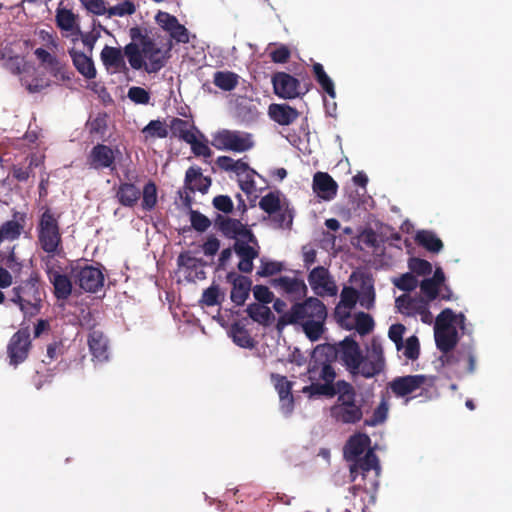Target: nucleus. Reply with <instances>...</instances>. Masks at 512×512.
Returning <instances> with one entry per match:
<instances>
[{
    "mask_svg": "<svg viewBox=\"0 0 512 512\" xmlns=\"http://www.w3.org/2000/svg\"><path fill=\"white\" fill-rule=\"evenodd\" d=\"M328 310L323 301L317 297H307L294 303L291 308L278 318L277 329L288 325H299L311 341L319 340L325 332Z\"/></svg>",
    "mask_w": 512,
    "mask_h": 512,
    "instance_id": "1",
    "label": "nucleus"
},
{
    "mask_svg": "<svg viewBox=\"0 0 512 512\" xmlns=\"http://www.w3.org/2000/svg\"><path fill=\"white\" fill-rule=\"evenodd\" d=\"M335 354L331 345H319L315 348L307 367L309 386L302 389L304 394L334 397L337 388L336 372L332 366Z\"/></svg>",
    "mask_w": 512,
    "mask_h": 512,
    "instance_id": "2",
    "label": "nucleus"
},
{
    "mask_svg": "<svg viewBox=\"0 0 512 512\" xmlns=\"http://www.w3.org/2000/svg\"><path fill=\"white\" fill-rule=\"evenodd\" d=\"M132 41L125 46L124 53L132 68L156 73L165 66V56L154 39L142 34L138 28L131 29Z\"/></svg>",
    "mask_w": 512,
    "mask_h": 512,
    "instance_id": "3",
    "label": "nucleus"
},
{
    "mask_svg": "<svg viewBox=\"0 0 512 512\" xmlns=\"http://www.w3.org/2000/svg\"><path fill=\"white\" fill-rule=\"evenodd\" d=\"M334 396L336 401L330 407V417L341 425H354L363 419V404L358 400L357 391L350 382L337 380Z\"/></svg>",
    "mask_w": 512,
    "mask_h": 512,
    "instance_id": "4",
    "label": "nucleus"
},
{
    "mask_svg": "<svg viewBox=\"0 0 512 512\" xmlns=\"http://www.w3.org/2000/svg\"><path fill=\"white\" fill-rule=\"evenodd\" d=\"M45 296L40 277L34 272L12 288L8 300L19 307L25 318H33L40 313Z\"/></svg>",
    "mask_w": 512,
    "mask_h": 512,
    "instance_id": "5",
    "label": "nucleus"
},
{
    "mask_svg": "<svg viewBox=\"0 0 512 512\" xmlns=\"http://www.w3.org/2000/svg\"><path fill=\"white\" fill-rule=\"evenodd\" d=\"M36 231L39 247L47 254L43 259H55V256L64 254L59 217L50 208H46L41 214Z\"/></svg>",
    "mask_w": 512,
    "mask_h": 512,
    "instance_id": "6",
    "label": "nucleus"
},
{
    "mask_svg": "<svg viewBox=\"0 0 512 512\" xmlns=\"http://www.w3.org/2000/svg\"><path fill=\"white\" fill-rule=\"evenodd\" d=\"M379 459L373 450H368L363 457L353 461L350 466V477L356 481L358 476H362V482L355 486V489H361L365 493H373L379 487L380 475Z\"/></svg>",
    "mask_w": 512,
    "mask_h": 512,
    "instance_id": "7",
    "label": "nucleus"
},
{
    "mask_svg": "<svg viewBox=\"0 0 512 512\" xmlns=\"http://www.w3.org/2000/svg\"><path fill=\"white\" fill-rule=\"evenodd\" d=\"M454 311L444 308L436 317L434 326V339L437 349L447 353L454 349L459 341L457 327L453 325Z\"/></svg>",
    "mask_w": 512,
    "mask_h": 512,
    "instance_id": "8",
    "label": "nucleus"
},
{
    "mask_svg": "<svg viewBox=\"0 0 512 512\" xmlns=\"http://www.w3.org/2000/svg\"><path fill=\"white\" fill-rule=\"evenodd\" d=\"M44 271L49 283L53 287V294L57 300H67L72 294V280L64 272L60 261L56 259H42Z\"/></svg>",
    "mask_w": 512,
    "mask_h": 512,
    "instance_id": "9",
    "label": "nucleus"
},
{
    "mask_svg": "<svg viewBox=\"0 0 512 512\" xmlns=\"http://www.w3.org/2000/svg\"><path fill=\"white\" fill-rule=\"evenodd\" d=\"M32 349L31 333L28 327L20 328L9 339L6 346L8 362L17 367L25 362Z\"/></svg>",
    "mask_w": 512,
    "mask_h": 512,
    "instance_id": "10",
    "label": "nucleus"
},
{
    "mask_svg": "<svg viewBox=\"0 0 512 512\" xmlns=\"http://www.w3.org/2000/svg\"><path fill=\"white\" fill-rule=\"evenodd\" d=\"M385 368V359L381 341L373 337L367 351V355L362 356L361 363L351 373L361 374L365 378H371L380 374Z\"/></svg>",
    "mask_w": 512,
    "mask_h": 512,
    "instance_id": "11",
    "label": "nucleus"
},
{
    "mask_svg": "<svg viewBox=\"0 0 512 512\" xmlns=\"http://www.w3.org/2000/svg\"><path fill=\"white\" fill-rule=\"evenodd\" d=\"M439 361L443 367L452 370L458 375L475 371L476 357L471 346L460 348L459 350L454 348L450 352L442 353Z\"/></svg>",
    "mask_w": 512,
    "mask_h": 512,
    "instance_id": "12",
    "label": "nucleus"
},
{
    "mask_svg": "<svg viewBox=\"0 0 512 512\" xmlns=\"http://www.w3.org/2000/svg\"><path fill=\"white\" fill-rule=\"evenodd\" d=\"M70 273L75 283L85 292L96 293L103 286L104 275L93 265L72 266Z\"/></svg>",
    "mask_w": 512,
    "mask_h": 512,
    "instance_id": "13",
    "label": "nucleus"
},
{
    "mask_svg": "<svg viewBox=\"0 0 512 512\" xmlns=\"http://www.w3.org/2000/svg\"><path fill=\"white\" fill-rule=\"evenodd\" d=\"M214 222L217 229L227 238H232L235 241L238 239L251 241L257 245L256 235L240 220L218 214Z\"/></svg>",
    "mask_w": 512,
    "mask_h": 512,
    "instance_id": "14",
    "label": "nucleus"
},
{
    "mask_svg": "<svg viewBox=\"0 0 512 512\" xmlns=\"http://www.w3.org/2000/svg\"><path fill=\"white\" fill-rule=\"evenodd\" d=\"M213 145L218 150L241 153L250 150L253 142L249 135L243 136L238 131L225 129L215 135Z\"/></svg>",
    "mask_w": 512,
    "mask_h": 512,
    "instance_id": "15",
    "label": "nucleus"
},
{
    "mask_svg": "<svg viewBox=\"0 0 512 512\" xmlns=\"http://www.w3.org/2000/svg\"><path fill=\"white\" fill-rule=\"evenodd\" d=\"M271 286L278 289L288 300L296 303L306 297L308 289L304 280L297 277L282 275L271 280Z\"/></svg>",
    "mask_w": 512,
    "mask_h": 512,
    "instance_id": "16",
    "label": "nucleus"
},
{
    "mask_svg": "<svg viewBox=\"0 0 512 512\" xmlns=\"http://www.w3.org/2000/svg\"><path fill=\"white\" fill-rule=\"evenodd\" d=\"M272 85L274 93L284 99L297 98L307 91V89L302 90L300 82L295 76L284 71L273 74Z\"/></svg>",
    "mask_w": 512,
    "mask_h": 512,
    "instance_id": "17",
    "label": "nucleus"
},
{
    "mask_svg": "<svg viewBox=\"0 0 512 512\" xmlns=\"http://www.w3.org/2000/svg\"><path fill=\"white\" fill-rule=\"evenodd\" d=\"M427 381L428 377L424 374L396 376L389 382V389L394 396L404 398L422 389Z\"/></svg>",
    "mask_w": 512,
    "mask_h": 512,
    "instance_id": "18",
    "label": "nucleus"
},
{
    "mask_svg": "<svg viewBox=\"0 0 512 512\" xmlns=\"http://www.w3.org/2000/svg\"><path fill=\"white\" fill-rule=\"evenodd\" d=\"M308 283L314 293L318 296H335L337 294V286L333 281L329 269L324 266L313 268L308 274Z\"/></svg>",
    "mask_w": 512,
    "mask_h": 512,
    "instance_id": "19",
    "label": "nucleus"
},
{
    "mask_svg": "<svg viewBox=\"0 0 512 512\" xmlns=\"http://www.w3.org/2000/svg\"><path fill=\"white\" fill-rule=\"evenodd\" d=\"M232 250L240 259L237 264L238 270L243 273L252 272L254 268L253 261L260 255L259 241L257 240L256 245L251 243V241L238 239L234 241Z\"/></svg>",
    "mask_w": 512,
    "mask_h": 512,
    "instance_id": "20",
    "label": "nucleus"
},
{
    "mask_svg": "<svg viewBox=\"0 0 512 512\" xmlns=\"http://www.w3.org/2000/svg\"><path fill=\"white\" fill-rule=\"evenodd\" d=\"M125 182H120L114 187L115 198L118 203L125 207H135L141 198V190L133 182L137 176H132L131 171L125 172Z\"/></svg>",
    "mask_w": 512,
    "mask_h": 512,
    "instance_id": "21",
    "label": "nucleus"
},
{
    "mask_svg": "<svg viewBox=\"0 0 512 512\" xmlns=\"http://www.w3.org/2000/svg\"><path fill=\"white\" fill-rule=\"evenodd\" d=\"M155 20L164 31H167L171 38L176 40L177 43H189L188 29L184 25L180 24L175 16L170 15L167 12L160 11L156 15Z\"/></svg>",
    "mask_w": 512,
    "mask_h": 512,
    "instance_id": "22",
    "label": "nucleus"
},
{
    "mask_svg": "<svg viewBox=\"0 0 512 512\" xmlns=\"http://www.w3.org/2000/svg\"><path fill=\"white\" fill-rule=\"evenodd\" d=\"M227 281L232 284L230 300L237 306L243 305L249 297L252 280L248 276L230 271L227 274Z\"/></svg>",
    "mask_w": 512,
    "mask_h": 512,
    "instance_id": "23",
    "label": "nucleus"
},
{
    "mask_svg": "<svg viewBox=\"0 0 512 512\" xmlns=\"http://www.w3.org/2000/svg\"><path fill=\"white\" fill-rule=\"evenodd\" d=\"M312 188L318 197L330 201L336 196L338 185L328 172L318 171L313 176Z\"/></svg>",
    "mask_w": 512,
    "mask_h": 512,
    "instance_id": "24",
    "label": "nucleus"
},
{
    "mask_svg": "<svg viewBox=\"0 0 512 512\" xmlns=\"http://www.w3.org/2000/svg\"><path fill=\"white\" fill-rule=\"evenodd\" d=\"M114 151L106 144H97L94 146L87 158L88 164L94 169L114 168Z\"/></svg>",
    "mask_w": 512,
    "mask_h": 512,
    "instance_id": "25",
    "label": "nucleus"
},
{
    "mask_svg": "<svg viewBox=\"0 0 512 512\" xmlns=\"http://www.w3.org/2000/svg\"><path fill=\"white\" fill-rule=\"evenodd\" d=\"M26 215L22 212H14L13 220H8L0 225V245L3 241L17 240L25 225Z\"/></svg>",
    "mask_w": 512,
    "mask_h": 512,
    "instance_id": "26",
    "label": "nucleus"
},
{
    "mask_svg": "<svg viewBox=\"0 0 512 512\" xmlns=\"http://www.w3.org/2000/svg\"><path fill=\"white\" fill-rule=\"evenodd\" d=\"M362 356L360 345L356 340L347 337L341 342V359L350 372L357 369Z\"/></svg>",
    "mask_w": 512,
    "mask_h": 512,
    "instance_id": "27",
    "label": "nucleus"
},
{
    "mask_svg": "<svg viewBox=\"0 0 512 512\" xmlns=\"http://www.w3.org/2000/svg\"><path fill=\"white\" fill-rule=\"evenodd\" d=\"M268 115L274 122L282 126L291 125L299 118L297 109L285 103L270 104L268 107Z\"/></svg>",
    "mask_w": 512,
    "mask_h": 512,
    "instance_id": "28",
    "label": "nucleus"
},
{
    "mask_svg": "<svg viewBox=\"0 0 512 512\" xmlns=\"http://www.w3.org/2000/svg\"><path fill=\"white\" fill-rule=\"evenodd\" d=\"M68 54L72 60L73 66L85 79L93 80L97 77V69L91 57L75 49H70Z\"/></svg>",
    "mask_w": 512,
    "mask_h": 512,
    "instance_id": "29",
    "label": "nucleus"
},
{
    "mask_svg": "<svg viewBox=\"0 0 512 512\" xmlns=\"http://www.w3.org/2000/svg\"><path fill=\"white\" fill-rule=\"evenodd\" d=\"M369 443L370 438L365 433H359L351 436L343 448L344 458L349 462H353L360 458L365 453V449Z\"/></svg>",
    "mask_w": 512,
    "mask_h": 512,
    "instance_id": "30",
    "label": "nucleus"
},
{
    "mask_svg": "<svg viewBox=\"0 0 512 512\" xmlns=\"http://www.w3.org/2000/svg\"><path fill=\"white\" fill-rule=\"evenodd\" d=\"M89 350L95 360L105 362L109 358L108 339L99 330H93L88 335Z\"/></svg>",
    "mask_w": 512,
    "mask_h": 512,
    "instance_id": "31",
    "label": "nucleus"
},
{
    "mask_svg": "<svg viewBox=\"0 0 512 512\" xmlns=\"http://www.w3.org/2000/svg\"><path fill=\"white\" fill-rule=\"evenodd\" d=\"M211 186V178L204 176L201 167H189L185 174V187L191 192L206 193Z\"/></svg>",
    "mask_w": 512,
    "mask_h": 512,
    "instance_id": "32",
    "label": "nucleus"
},
{
    "mask_svg": "<svg viewBox=\"0 0 512 512\" xmlns=\"http://www.w3.org/2000/svg\"><path fill=\"white\" fill-rule=\"evenodd\" d=\"M169 129L171 136L177 137L187 143L192 140L196 133H199L193 121L180 118H172L169 123Z\"/></svg>",
    "mask_w": 512,
    "mask_h": 512,
    "instance_id": "33",
    "label": "nucleus"
},
{
    "mask_svg": "<svg viewBox=\"0 0 512 512\" xmlns=\"http://www.w3.org/2000/svg\"><path fill=\"white\" fill-rule=\"evenodd\" d=\"M125 53L120 48L105 46L100 52V59L106 68H115L127 71L128 67L124 59Z\"/></svg>",
    "mask_w": 512,
    "mask_h": 512,
    "instance_id": "34",
    "label": "nucleus"
},
{
    "mask_svg": "<svg viewBox=\"0 0 512 512\" xmlns=\"http://www.w3.org/2000/svg\"><path fill=\"white\" fill-rule=\"evenodd\" d=\"M415 241L420 247L433 254H438L443 249L442 240L431 230L417 231Z\"/></svg>",
    "mask_w": 512,
    "mask_h": 512,
    "instance_id": "35",
    "label": "nucleus"
},
{
    "mask_svg": "<svg viewBox=\"0 0 512 512\" xmlns=\"http://www.w3.org/2000/svg\"><path fill=\"white\" fill-rule=\"evenodd\" d=\"M425 301L422 297H411L407 294L396 297V308L402 314L407 317H414Z\"/></svg>",
    "mask_w": 512,
    "mask_h": 512,
    "instance_id": "36",
    "label": "nucleus"
},
{
    "mask_svg": "<svg viewBox=\"0 0 512 512\" xmlns=\"http://www.w3.org/2000/svg\"><path fill=\"white\" fill-rule=\"evenodd\" d=\"M247 314L254 322L267 326L273 320V314L267 305L260 303H251L246 308Z\"/></svg>",
    "mask_w": 512,
    "mask_h": 512,
    "instance_id": "37",
    "label": "nucleus"
},
{
    "mask_svg": "<svg viewBox=\"0 0 512 512\" xmlns=\"http://www.w3.org/2000/svg\"><path fill=\"white\" fill-rule=\"evenodd\" d=\"M213 83L223 91H232L238 85V76L233 71H216L213 75Z\"/></svg>",
    "mask_w": 512,
    "mask_h": 512,
    "instance_id": "38",
    "label": "nucleus"
},
{
    "mask_svg": "<svg viewBox=\"0 0 512 512\" xmlns=\"http://www.w3.org/2000/svg\"><path fill=\"white\" fill-rule=\"evenodd\" d=\"M313 73L315 80L320 85V87L324 90V92L334 98L335 97V88L334 84L328 76L327 72L324 69V66L321 63L313 64Z\"/></svg>",
    "mask_w": 512,
    "mask_h": 512,
    "instance_id": "39",
    "label": "nucleus"
},
{
    "mask_svg": "<svg viewBox=\"0 0 512 512\" xmlns=\"http://www.w3.org/2000/svg\"><path fill=\"white\" fill-rule=\"evenodd\" d=\"M232 171L237 175L246 173L245 181L240 184V188L244 192L249 193L254 188L253 174H255L256 171L251 169L248 163L242 161L241 159L234 161Z\"/></svg>",
    "mask_w": 512,
    "mask_h": 512,
    "instance_id": "40",
    "label": "nucleus"
},
{
    "mask_svg": "<svg viewBox=\"0 0 512 512\" xmlns=\"http://www.w3.org/2000/svg\"><path fill=\"white\" fill-rule=\"evenodd\" d=\"M141 207L145 211L155 208L158 202L157 186L153 181H148L141 190Z\"/></svg>",
    "mask_w": 512,
    "mask_h": 512,
    "instance_id": "41",
    "label": "nucleus"
},
{
    "mask_svg": "<svg viewBox=\"0 0 512 512\" xmlns=\"http://www.w3.org/2000/svg\"><path fill=\"white\" fill-rule=\"evenodd\" d=\"M188 143L191 146L192 153L196 157H211L212 151L208 147L206 138L201 131L200 133H196L192 140H190Z\"/></svg>",
    "mask_w": 512,
    "mask_h": 512,
    "instance_id": "42",
    "label": "nucleus"
},
{
    "mask_svg": "<svg viewBox=\"0 0 512 512\" xmlns=\"http://www.w3.org/2000/svg\"><path fill=\"white\" fill-rule=\"evenodd\" d=\"M389 412V404L385 398L381 400L378 406L373 410L369 419L364 421L366 426L375 427L387 420Z\"/></svg>",
    "mask_w": 512,
    "mask_h": 512,
    "instance_id": "43",
    "label": "nucleus"
},
{
    "mask_svg": "<svg viewBox=\"0 0 512 512\" xmlns=\"http://www.w3.org/2000/svg\"><path fill=\"white\" fill-rule=\"evenodd\" d=\"M232 339L237 345L246 349H251L254 346V339L249 331L238 324L232 325Z\"/></svg>",
    "mask_w": 512,
    "mask_h": 512,
    "instance_id": "44",
    "label": "nucleus"
},
{
    "mask_svg": "<svg viewBox=\"0 0 512 512\" xmlns=\"http://www.w3.org/2000/svg\"><path fill=\"white\" fill-rule=\"evenodd\" d=\"M224 298L225 294L220 291L219 286L211 285L203 291L200 303L205 306H215L221 304Z\"/></svg>",
    "mask_w": 512,
    "mask_h": 512,
    "instance_id": "45",
    "label": "nucleus"
},
{
    "mask_svg": "<svg viewBox=\"0 0 512 512\" xmlns=\"http://www.w3.org/2000/svg\"><path fill=\"white\" fill-rule=\"evenodd\" d=\"M395 287L404 292H411L418 286V280L412 272H406L393 279Z\"/></svg>",
    "mask_w": 512,
    "mask_h": 512,
    "instance_id": "46",
    "label": "nucleus"
},
{
    "mask_svg": "<svg viewBox=\"0 0 512 512\" xmlns=\"http://www.w3.org/2000/svg\"><path fill=\"white\" fill-rule=\"evenodd\" d=\"M87 127L91 135H98L102 138L107 130V115L98 113L95 118L87 122Z\"/></svg>",
    "mask_w": 512,
    "mask_h": 512,
    "instance_id": "47",
    "label": "nucleus"
},
{
    "mask_svg": "<svg viewBox=\"0 0 512 512\" xmlns=\"http://www.w3.org/2000/svg\"><path fill=\"white\" fill-rule=\"evenodd\" d=\"M271 381L279 397L292 394L293 382H290L286 376L278 373H271Z\"/></svg>",
    "mask_w": 512,
    "mask_h": 512,
    "instance_id": "48",
    "label": "nucleus"
},
{
    "mask_svg": "<svg viewBox=\"0 0 512 512\" xmlns=\"http://www.w3.org/2000/svg\"><path fill=\"white\" fill-rule=\"evenodd\" d=\"M259 205L269 216H272L280 210L281 201L278 195L270 192L261 197Z\"/></svg>",
    "mask_w": 512,
    "mask_h": 512,
    "instance_id": "49",
    "label": "nucleus"
},
{
    "mask_svg": "<svg viewBox=\"0 0 512 512\" xmlns=\"http://www.w3.org/2000/svg\"><path fill=\"white\" fill-rule=\"evenodd\" d=\"M133 14H135V3L131 0H124L117 5L111 6L107 11L108 17H124Z\"/></svg>",
    "mask_w": 512,
    "mask_h": 512,
    "instance_id": "50",
    "label": "nucleus"
},
{
    "mask_svg": "<svg viewBox=\"0 0 512 512\" xmlns=\"http://www.w3.org/2000/svg\"><path fill=\"white\" fill-rule=\"evenodd\" d=\"M46 69L49 71L50 75L56 79H60L62 81L70 80L71 73L67 70V65L62 63L57 57L46 67Z\"/></svg>",
    "mask_w": 512,
    "mask_h": 512,
    "instance_id": "51",
    "label": "nucleus"
},
{
    "mask_svg": "<svg viewBox=\"0 0 512 512\" xmlns=\"http://www.w3.org/2000/svg\"><path fill=\"white\" fill-rule=\"evenodd\" d=\"M356 330L360 335H366L372 331L374 327V321L370 314H366L364 311H360L355 316Z\"/></svg>",
    "mask_w": 512,
    "mask_h": 512,
    "instance_id": "52",
    "label": "nucleus"
},
{
    "mask_svg": "<svg viewBox=\"0 0 512 512\" xmlns=\"http://www.w3.org/2000/svg\"><path fill=\"white\" fill-rule=\"evenodd\" d=\"M271 217L272 220L280 228H290L293 224L294 215L288 206L285 208L280 206V210H278L276 214L272 215Z\"/></svg>",
    "mask_w": 512,
    "mask_h": 512,
    "instance_id": "53",
    "label": "nucleus"
},
{
    "mask_svg": "<svg viewBox=\"0 0 512 512\" xmlns=\"http://www.w3.org/2000/svg\"><path fill=\"white\" fill-rule=\"evenodd\" d=\"M403 355L409 360H416L420 355V342L417 336L412 335L408 337L403 343Z\"/></svg>",
    "mask_w": 512,
    "mask_h": 512,
    "instance_id": "54",
    "label": "nucleus"
},
{
    "mask_svg": "<svg viewBox=\"0 0 512 512\" xmlns=\"http://www.w3.org/2000/svg\"><path fill=\"white\" fill-rule=\"evenodd\" d=\"M57 26L63 30L70 31L75 24L74 14L67 8H59L56 15Z\"/></svg>",
    "mask_w": 512,
    "mask_h": 512,
    "instance_id": "55",
    "label": "nucleus"
},
{
    "mask_svg": "<svg viewBox=\"0 0 512 512\" xmlns=\"http://www.w3.org/2000/svg\"><path fill=\"white\" fill-rule=\"evenodd\" d=\"M408 267L412 273L417 275H429L432 271V266L429 261L417 257H411L408 260Z\"/></svg>",
    "mask_w": 512,
    "mask_h": 512,
    "instance_id": "56",
    "label": "nucleus"
},
{
    "mask_svg": "<svg viewBox=\"0 0 512 512\" xmlns=\"http://www.w3.org/2000/svg\"><path fill=\"white\" fill-rule=\"evenodd\" d=\"M189 215L191 225L196 231L204 232L210 227L211 221L201 214L199 210L190 209Z\"/></svg>",
    "mask_w": 512,
    "mask_h": 512,
    "instance_id": "57",
    "label": "nucleus"
},
{
    "mask_svg": "<svg viewBox=\"0 0 512 512\" xmlns=\"http://www.w3.org/2000/svg\"><path fill=\"white\" fill-rule=\"evenodd\" d=\"M359 300V292L353 287H344L340 293L341 306L346 308H354Z\"/></svg>",
    "mask_w": 512,
    "mask_h": 512,
    "instance_id": "58",
    "label": "nucleus"
},
{
    "mask_svg": "<svg viewBox=\"0 0 512 512\" xmlns=\"http://www.w3.org/2000/svg\"><path fill=\"white\" fill-rule=\"evenodd\" d=\"M359 300L362 307L366 309H370L373 307L375 300V291L371 283H362V292L361 295L359 294Z\"/></svg>",
    "mask_w": 512,
    "mask_h": 512,
    "instance_id": "59",
    "label": "nucleus"
},
{
    "mask_svg": "<svg viewBox=\"0 0 512 512\" xmlns=\"http://www.w3.org/2000/svg\"><path fill=\"white\" fill-rule=\"evenodd\" d=\"M153 137L165 138L168 135L167 126L160 120H152L143 129Z\"/></svg>",
    "mask_w": 512,
    "mask_h": 512,
    "instance_id": "60",
    "label": "nucleus"
},
{
    "mask_svg": "<svg viewBox=\"0 0 512 512\" xmlns=\"http://www.w3.org/2000/svg\"><path fill=\"white\" fill-rule=\"evenodd\" d=\"M422 294L427 298L428 302L435 300L439 295V287L433 283V280L425 278L420 284Z\"/></svg>",
    "mask_w": 512,
    "mask_h": 512,
    "instance_id": "61",
    "label": "nucleus"
},
{
    "mask_svg": "<svg viewBox=\"0 0 512 512\" xmlns=\"http://www.w3.org/2000/svg\"><path fill=\"white\" fill-rule=\"evenodd\" d=\"M212 204L217 210L225 213L226 215L231 213L233 210V200L228 195L215 196L212 200Z\"/></svg>",
    "mask_w": 512,
    "mask_h": 512,
    "instance_id": "62",
    "label": "nucleus"
},
{
    "mask_svg": "<svg viewBox=\"0 0 512 512\" xmlns=\"http://www.w3.org/2000/svg\"><path fill=\"white\" fill-rule=\"evenodd\" d=\"M128 97L136 104H148L150 100V94L144 88L132 87L128 91Z\"/></svg>",
    "mask_w": 512,
    "mask_h": 512,
    "instance_id": "63",
    "label": "nucleus"
},
{
    "mask_svg": "<svg viewBox=\"0 0 512 512\" xmlns=\"http://www.w3.org/2000/svg\"><path fill=\"white\" fill-rule=\"evenodd\" d=\"M253 294L257 301H259L260 304H268L273 301L274 295L270 291V289L267 286L264 285H256L253 288Z\"/></svg>",
    "mask_w": 512,
    "mask_h": 512,
    "instance_id": "64",
    "label": "nucleus"
}]
</instances>
